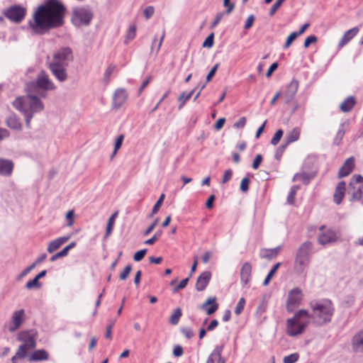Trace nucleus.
<instances>
[{
    "mask_svg": "<svg viewBox=\"0 0 363 363\" xmlns=\"http://www.w3.org/2000/svg\"><path fill=\"white\" fill-rule=\"evenodd\" d=\"M65 12V6L59 0H48L34 13L29 26L37 33L60 27L64 24Z\"/></svg>",
    "mask_w": 363,
    "mask_h": 363,
    "instance_id": "1",
    "label": "nucleus"
},
{
    "mask_svg": "<svg viewBox=\"0 0 363 363\" xmlns=\"http://www.w3.org/2000/svg\"><path fill=\"white\" fill-rule=\"evenodd\" d=\"M309 306L311 309L310 318H312L315 323L323 325L331 321L335 313V306L331 300H314L310 302Z\"/></svg>",
    "mask_w": 363,
    "mask_h": 363,
    "instance_id": "2",
    "label": "nucleus"
},
{
    "mask_svg": "<svg viewBox=\"0 0 363 363\" xmlns=\"http://www.w3.org/2000/svg\"><path fill=\"white\" fill-rule=\"evenodd\" d=\"M72 60V50L69 48H63L54 53L52 60L49 64V68L60 82H64L67 78L66 67Z\"/></svg>",
    "mask_w": 363,
    "mask_h": 363,
    "instance_id": "3",
    "label": "nucleus"
},
{
    "mask_svg": "<svg viewBox=\"0 0 363 363\" xmlns=\"http://www.w3.org/2000/svg\"><path fill=\"white\" fill-rule=\"evenodd\" d=\"M37 337L38 332L33 329L23 330L18 333L17 339L22 344L11 358V363H18V359H23L27 357L28 352L36 347Z\"/></svg>",
    "mask_w": 363,
    "mask_h": 363,
    "instance_id": "4",
    "label": "nucleus"
},
{
    "mask_svg": "<svg viewBox=\"0 0 363 363\" xmlns=\"http://www.w3.org/2000/svg\"><path fill=\"white\" fill-rule=\"evenodd\" d=\"M310 313L307 310L301 309L296 311L291 318L286 320V330L289 336H296L303 333L308 325V319Z\"/></svg>",
    "mask_w": 363,
    "mask_h": 363,
    "instance_id": "5",
    "label": "nucleus"
},
{
    "mask_svg": "<svg viewBox=\"0 0 363 363\" xmlns=\"http://www.w3.org/2000/svg\"><path fill=\"white\" fill-rule=\"evenodd\" d=\"M312 246L311 242L306 241L299 247L294 262V268L296 271L302 272L308 266Z\"/></svg>",
    "mask_w": 363,
    "mask_h": 363,
    "instance_id": "6",
    "label": "nucleus"
},
{
    "mask_svg": "<svg viewBox=\"0 0 363 363\" xmlns=\"http://www.w3.org/2000/svg\"><path fill=\"white\" fill-rule=\"evenodd\" d=\"M93 18L91 11L85 7H76L72 10V23L76 27L88 26Z\"/></svg>",
    "mask_w": 363,
    "mask_h": 363,
    "instance_id": "7",
    "label": "nucleus"
},
{
    "mask_svg": "<svg viewBox=\"0 0 363 363\" xmlns=\"http://www.w3.org/2000/svg\"><path fill=\"white\" fill-rule=\"evenodd\" d=\"M319 233L317 236V241L321 245H326L334 243L338 240L337 233L333 229L322 225L318 228Z\"/></svg>",
    "mask_w": 363,
    "mask_h": 363,
    "instance_id": "8",
    "label": "nucleus"
},
{
    "mask_svg": "<svg viewBox=\"0 0 363 363\" xmlns=\"http://www.w3.org/2000/svg\"><path fill=\"white\" fill-rule=\"evenodd\" d=\"M26 9L21 5H13L4 11V16L10 21L19 23L25 18Z\"/></svg>",
    "mask_w": 363,
    "mask_h": 363,
    "instance_id": "9",
    "label": "nucleus"
},
{
    "mask_svg": "<svg viewBox=\"0 0 363 363\" xmlns=\"http://www.w3.org/2000/svg\"><path fill=\"white\" fill-rule=\"evenodd\" d=\"M303 294L302 291L298 288H294L289 291L286 301V308L289 313L293 312L296 308L301 306L303 301Z\"/></svg>",
    "mask_w": 363,
    "mask_h": 363,
    "instance_id": "10",
    "label": "nucleus"
},
{
    "mask_svg": "<svg viewBox=\"0 0 363 363\" xmlns=\"http://www.w3.org/2000/svg\"><path fill=\"white\" fill-rule=\"evenodd\" d=\"M351 200L359 201L363 198V177L359 174L353 175L350 182Z\"/></svg>",
    "mask_w": 363,
    "mask_h": 363,
    "instance_id": "11",
    "label": "nucleus"
},
{
    "mask_svg": "<svg viewBox=\"0 0 363 363\" xmlns=\"http://www.w3.org/2000/svg\"><path fill=\"white\" fill-rule=\"evenodd\" d=\"M25 319V311L23 309L16 311L13 313L11 320L9 325V330L14 332L18 329Z\"/></svg>",
    "mask_w": 363,
    "mask_h": 363,
    "instance_id": "12",
    "label": "nucleus"
},
{
    "mask_svg": "<svg viewBox=\"0 0 363 363\" xmlns=\"http://www.w3.org/2000/svg\"><path fill=\"white\" fill-rule=\"evenodd\" d=\"M299 83L297 80H292L287 86L286 90L281 93V99L284 103L290 102L295 96L298 89Z\"/></svg>",
    "mask_w": 363,
    "mask_h": 363,
    "instance_id": "13",
    "label": "nucleus"
},
{
    "mask_svg": "<svg viewBox=\"0 0 363 363\" xmlns=\"http://www.w3.org/2000/svg\"><path fill=\"white\" fill-rule=\"evenodd\" d=\"M37 86L43 90H54L56 89L54 83L50 79L48 75L42 71L36 79Z\"/></svg>",
    "mask_w": 363,
    "mask_h": 363,
    "instance_id": "14",
    "label": "nucleus"
},
{
    "mask_svg": "<svg viewBox=\"0 0 363 363\" xmlns=\"http://www.w3.org/2000/svg\"><path fill=\"white\" fill-rule=\"evenodd\" d=\"M224 345H217L207 358L206 363H225V360L222 357V352Z\"/></svg>",
    "mask_w": 363,
    "mask_h": 363,
    "instance_id": "15",
    "label": "nucleus"
},
{
    "mask_svg": "<svg viewBox=\"0 0 363 363\" xmlns=\"http://www.w3.org/2000/svg\"><path fill=\"white\" fill-rule=\"evenodd\" d=\"M28 112L34 113L36 112H40L43 110V105L41 101L37 97L33 96H28Z\"/></svg>",
    "mask_w": 363,
    "mask_h": 363,
    "instance_id": "16",
    "label": "nucleus"
},
{
    "mask_svg": "<svg viewBox=\"0 0 363 363\" xmlns=\"http://www.w3.org/2000/svg\"><path fill=\"white\" fill-rule=\"evenodd\" d=\"M351 346L354 352L363 354V330L352 337Z\"/></svg>",
    "mask_w": 363,
    "mask_h": 363,
    "instance_id": "17",
    "label": "nucleus"
},
{
    "mask_svg": "<svg viewBox=\"0 0 363 363\" xmlns=\"http://www.w3.org/2000/svg\"><path fill=\"white\" fill-rule=\"evenodd\" d=\"M346 191V183L343 181L340 182L335 189L333 194V201L337 204L340 205L345 196Z\"/></svg>",
    "mask_w": 363,
    "mask_h": 363,
    "instance_id": "18",
    "label": "nucleus"
},
{
    "mask_svg": "<svg viewBox=\"0 0 363 363\" xmlns=\"http://www.w3.org/2000/svg\"><path fill=\"white\" fill-rule=\"evenodd\" d=\"M216 297H209L207 300L201 305L200 308L205 311L207 315L214 313L218 308V303L216 302Z\"/></svg>",
    "mask_w": 363,
    "mask_h": 363,
    "instance_id": "19",
    "label": "nucleus"
},
{
    "mask_svg": "<svg viewBox=\"0 0 363 363\" xmlns=\"http://www.w3.org/2000/svg\"><path fill=\"white\" fill-rule=\"evenodd\" d=\"M128 94L125 89H118L113 95V106L114 107H121L127 100Z\"/></svg>",
    "mask_w": 363,
    "mask_h": 363,
    "instance_id": "20",
    "label": "nucleus"
},
{
    "mask_svg": "<svg viewBox=\"0 0 363 363\" xmlns=\"http://www.w3.org/2000/svg\"><path fill=\"white\" fill-rule=\"evenodd\" d=\"M211 278V274L210 272L206 271L201 274L197 278L196 283V289L198 291H203L207 285L208 284Z\"/></svg>",
    "mask_w": 363,
    "mask_h": 363,
    "instance_id": "21",
    "label": "nucleus"
},
{
    "mask_svg": "<svg viewBox=\"0 0 363 363\" xmlns=\"http://www.w3.org/2000/svg\"><path fill=\"white\" fill-rule=\"evenodd\" d=\"M354 167V160L352 157H349L344 162L343 165L340 167L338 172V177L342 178L348 176Z\"/></svg>",
    "mask_w": 363,
    "mask_h": 363,
    "instance_id": "22",
    "label": "nucleus"
},
{
    "mask_svg": "<svg viewBox=\"0 0 363 363\" xmlns=\"http://www.w3.org/2000/svg\"><path fill=\"white\" fill-rule=\"evenodd\" d=\"M252 277V265L249 262H245L240 269V279L243 284L247 285L250 283Z\"/></svg>",
    "mask_w": 363,
    "mask_h": 363,
    "instance_id": "23",
    "label": "nucleus"
},
{
    "mask_svg": "<svg viewBox=\"0 0 363 363\" xmlns=\"http://www.w3.org/2000/svg\"><path fill=\"white\" fill-rule=\"evenodd\" d=\"M359 32V28L354 27L346 31L338 43V48L345 46Z\"/></svg>",
    "mask_w": 363,
    "mask_h": 363,
    "instance_id": "24",
    "label": "nucleus"
},
{
    "mask_svg": "<svg viewBox=\"0 0 363 363\" xmlns=\"http://www.w3.org/2000/svg\"><path fill=\"white\" fill-rule=\"evenodd\" d=\"M357 104V99L353 96L345 98L340 104V110L342 112H350Z\"/></svg>",
    "mask_w": 363,
    "mask_h": 363,
    "instance_id": "25",
    "label": "nucleus"
},
{
    "mask_svg": "<svg viewBox=\"0 0 363 363\" xmlns=\"http://www.w3.org/2000/svg\"><path fill=\"white\" fill-rule=\"evenodd\" d=\"M49 359V353L45 350H38L28 356L29 362L46 361Z\"/></svg>",
    "mask_w": 363,
    "mask_h": 363,
    "instance_id": "26",
    "label": "nucleus"
},
{
    "mask_svg": "<svg viewBox=\"0 0 363 363\" xmlns=\"http://www.w3.org/2000/svg\"><path fill=\"white\" fill-rule=\"evenodd\" d=\"M69 236H65V237H60L58 238L51 242H50L48 247V252L49 253H52L54 251L59 249L65 242H66L69 239Z\"/></svg>",
    "mask_w": 363,
    "mask_h": 363,
    "instance_id": "27",
    "label": "nucleus"
},
{
    "mask_svg": "<svg viewBox=\"0 0 363 363\" xmlns=\"http://www.w3.org/2000/svg\"><path fill=\"white\" fill-rule=\"evenodd\" d=\"M13 107L20 112L28 113V101L27 96L17 97L13 102Z\"/></svg>",
    "mask_w": 363,
    "mask_h": 363,
    "instance_id": "28",
    "label": "nucleus"
},
{
    "mask_svg": "<svg viewBox=\"0 0 363 363\" xmlns=\"http://www.w3.org/2000/svg\"><path fill=\"white\" fill-rule=\"evenodd\" d=\"M13 164L11 161L0 159V174L9 176L12 173Z\"/></svg>",
    "mask_w": 363,
    "mask_h": 363,
    "instance_id": "29",
    "label": "nucleus"
},
{
    "mask_svg": "<svg viewBox=\"0 0 363 363\" xmlns=\"http://www.w3.org/2000/svg\"><path fill=\"white\" fill-rule=\"evenodd\" d=\"M6 123L9 128L16 130L21 129L22 126V123L17 115H11L6 121Z\"/></svg>",
    "mask_w": 363,
    "mask_h": 363,
    "instance_id": "30",
    "label": "nucleus"
},
{
    "mask_svg": "<svg viewBox=\"0 0 363 363\" xmlns=\"http://www.w3.org/2000/svg\"><path fill=\"white\" fill-rule=\"evenodd\" d=\"M301 134V130L298 128H294L286 137V146L293 142H295L298 140Z\"/></svg>",
    "mask_w": 363,
    "mask_h": 363,
    "instance_id": "31",
    "label": "nucleus"
},
{
    "mask_svg": "<svg viewBox=\"0 0 363 363\" xmlns=\"http://www.w3.org/2000/svg\"><path fill=\"white\" fill-rule=\"evenodd\" d=\"M314 177L315 174H308L306 172L298 173L294 175V180H300L304 184H308Z\"/></svg>",
    "mask_w": 363,
    "mask_h": 363,
    "instance_id": "32",
    "label": "nucleus"
},
{
    "mask_svg": "<svg viewBox=\"0 0 363 363\" xmlns=\"http://www.w3.org/2000/svg\"><path fill=\"white\" fill-rule=\"evenodd\" d=\"M195 91H196V89H194L193 90H191V91H189L188 93L183 92L180 94V96L179 97V101L180 102L179 108L182 107L184 105V104L186 103V101L191 99V97L192 96V95L194 94Z\"/></svg>",
    "mask_w": 363,
    "mask_h": 363,
    "instance_id": "33",
    "label": "nucleus"
},
{
    "mask_svg": "<svg viewBox=\"0 0 363 363\" xmlns=\"http://www.w3.org/2000/svg\"><path fill=\"white\" fill-rule=\"evenodd\" d=\"M182 315V313L181 308H177L176 310H174V313L170 316L169 323L174 325H177L179 323V320Z\"/></svg>",
    "mask_w": 363,
    "mask_h": 363,
    "instance_id": "34",
    "label": "nucleus"
},
{
    "mask_svg": "<svg viewBox=\"0 0 363 363\" xmlns=\"http://www.w3.org/2000/svg\"><path fill=\"white\" fill-rule=\"evenodd\" d=\"M280 266V263H277L274 267L272 268L267 276L266 277L265 279L263 281L264 286H267L269 283L270 279L274 275V274L277 272V269H279Z\"/></svg>",
    "mask_w": 363,
    "mask_h": 363,
    "instance_id": "35",
    "label": "nucleus"
},
{
    "mask_svg": "<svg viewBox=\"0 0 363 363\" xmlns=\"http://www.w3.org/2000/svg\"><path fill=\"white\" fill-rule=\"evenodd\" d=\"M123 140H124V135H120L116 142H115V147H114V150L111 155V158H113L117 153V151L121 148L122 144H123Z\"/></svg>",
    "mask_w": 363,
    "mask_h": 363,
    "instance_id": "36",
    "label": "nucleus"
},
{
    "mask_svg": "<svg viewBox=\"0 0 363 363\" xmlns=\"http://www.w3.org/2000/svg\"><path fill=\"white\" fill-rule=\"evenodd\" d=\"M245 302H246L245 299L243 297H242L239 299V301L236 305V307L235 308V313L237 315H239L240 314H241V313L244 310V308L245 306Z\"/></svg>",
    "mask_w": 363,
    "mask_h": 363,
    "instance_id": "37",
    "label": "nucleus"
},
{
    "mask_svg": "<svg viewBox=\"0 0 363 363\" xmlns=\"http://www.w3.org/2000/svg\"><path fill=\"white\" fill-rule=\"evenodd\" d=\"M164 194H162L159 199L157 201L156 203L154 205L153 208H152V213L150 214V217H152L154 214L157 213V211H159L163 201H164Z\"/></svg>",
    "mask_w": 363,
    "mask_h": 363,
    "instance_id": "38",
    "label": "nucleus"
},
{
    "mask_svg": "<svg viewBox=\"0 0 363 363\" xmlns=\"http://www.w3.org/2000/svg\"><path fill=\"white\" fill-rule=\"evenodd\" d=\"M284 1L285 0H276V1L272 6L269 10V15L270 16H273L276 11L280 8V6H281Z\"/></svg>",
    "mask_w": 363,
    "mask_h": 363,
    "instance_id": "39",
    "label": "nucleus"
},
{
    "mask_svg": "<svg viewBox=\"0 0 363 363\" xmlns=\"http://www.w3.org/2000/svg\"><path fill=\"white\" fill-rule=\"evenodd\" d=\"M298 189V186H294L291 189L289 194V196L287 197V201H288L289 203L293 204L294 203L295 196H296V192H297Z\"/></svg>",
    "mask_w": 363,
    "mask_h": 363,
    "instance_id": "40",
    "label": "nucleus"
},
{
    "mask_svg": "<svg viewBox=\"0 0 363 363\" xmlns=\"http://www.w3.org/2000/svg\"><path fill=\"white\" fill-rule=\"evenodd\" d=\"M299 355L298 353H293L290 355L284 357L283 359L284 363H295L298 361Z\"/></svg>",
    "mask_w": 363,
    "mask_h": 363,
    "instance_id": "41",
    "label": "nucleus"
},
{
    "mask_svg": "<svg viewBox=\"0 0 363 363\" xmlns=\"http://www.w3.org/2000/svg\"><path fill=\"white\" fill-rule=\"evenodd\" d=\"M298 35H297L296 32H293L291 33L287 38L285 43H284V49H287L289 48L291 43H293L294 40H296V38L298 37Z\"/></svg>",
    "mask_w": 363,
    "mask_h": 363,
    "instance_id": "42",
    "label": "nucleus"
},
{
    "mask_svg": "<svg viewBox=\"0 0 363 363\" xmlns=\"http://www.w3.org/2000/svg\"><path fill=\"white\" fill-rule=\"evenodd\" d=\"M250 179L248 177H244L242 179L240 189L242 192H247L249 190Z\"/></svg>",
    "mask_w": 363,
    "mask_h": 363,
    "instance_id": "43",
    "label": "nucleus"
},
{
    "mask_svg": "<svg viewBox=\"0 0 363 363\" xmlns=\"http://www.w3.org/2000/svg\"><path fill=\"white\" fill-rule=\"evenodd\" d=\"M283 135V130L281 129L278 130L275 134L274 135L273 138L271 140V143L273 145H276L279 143L280 141L281 137Z\"/></svg>",
    "mask_w": 363,
    "mask_h": 363,
    "instance_id": "44",
    "label": "nucleus"
},
{
    "mask_svg": "<svg viewBox=\"0 0 363 363\" xmlns=\"http://www.w3.org/2000/svg\"><path fill=\"white\" fill-rule=\"evenodd\" d=\"M132 271V266L130 264H128L123 272L120 274L119 278L121 280L124 281L125 280L128 275L130 274V272Z\"/></svg>",
    "mask_w": 363,
    "mask_h": 363,
    "instance_id": "45",
    "label": "nucleus"
},
{
    "mask_svg": "<svg viewBox=\"0 0 363 363\" xmlns=\"http://www.w3.org/2000/svg\"><path fill=\"white\" fill-rule=\"evenodd\" d=\"M136 35V26L135 25H132L130 26L126 38L129 40H132L135 38Z\"/></svg>",
    "mask_w": 363,
    "mask_h": 363,
    "instance_id": "46",
    "label": "nucleus"
},
{
    "mask_svg": "<svg viewBox=\"0 0 363 363\" xmlns=\"http://www.w3.org/2000/svg\"><path fill=\"white\" fill-rule=\"evenodd\" d=\"M146 252H147L146 249H143V250L138 251L137 252L135 253V255L133 256V259L135 262H139V261L142 260L144 258L145 255H146Z\"/></svg>",
    "mask_w": 363,
    "mask_h": 363,
    "instance_id": "47",
    "label": "nucleus"
},
{
    "mask_svg": "<svg viewBox=\"0 0 363 363\" xmlns=\"http://www.w3.org/2000/svg\"><path fill=\"white\" fill-rule=\"evenodd\" d=\"M233 171L230 169H226L224 172L223 177L221 181L222 184H225L232 179Z\"/></svg>",
    "mask_w": 363,
    "mask_h": 363,
    "instance_id": "48",
    "label": "nucleus"
},
{
    "mask_svg": "<svg viewBox=\"0 0 363 363\" xmlns=\"http://www.w3.org/2000/svg\"><path fill=\"white\" fill-rule=\"evenodd\" d=\"M318 41V38L315 35H310L305 39L304 48H307L311 44L315 43Z\"/></svg>",
    "mask_w": 363,
    "mask_h": 363,
    "instance_id": "49",
    "label": "nucleus"
},
{
    "mask_svg": "<svg viewBox=\"0 0 363 363\" xmlns=\"http://www.w3.org/2000/svg\"><path fill=\"white\" fill-rule=\"evenodd\" d=\"M26 288L28 289H30L32 288H34V287H40V284L39 283V281L38 279L35 277L34 279L28 281L27 283H26Z\"/></svg>",
    "mask_w": 363,
    "mask_h": 363,
    "instance_id": "50",
    "label": "nucleus"
},
{
    "mask_svg": "<svg viewBox=\"0 0 363 363\" xmlns=\"http://www.w3.org/2000/svg\"><path fill=\"white\" fill-rule=\"evenodd\" d=\"M155 13V9L152 6H147L143 11L144 16L147 19L151 18Z\"/></svg>",
    "mask_w": 363,
    "mask_h": 363,
    "instance_id": "51",
    "label": "nucleus"
},
{
    "mask_svg": "<svg viewBox=\"0 0 363 363\" xmlns=\"http://www.w3.org/2000/svg\"><path fill=\"white\" fill-rule=\"evenodd\" d=\"M262 162V156L261 155H257L252 164V167L254 169H257L261 162Z\"/></svg>",
    "mask_w": 363,
    "mask_h": 363,
    "instance_id": "52",
    "label": "nucleus"
},
{
    "mask_svg": "<svg viewBox=\"0 0 363 363\" xmlns=\"http://www.w3.org/2000/svg\"><path fill=\"white\" fill-rule=\"evenodd\" d=\"M213 33L210 34L203 43V47L211 48L213 45Z\"/></svg>",
    "mask_w": 363,
    "mask_h": 363,
    "instance_id": "53",
    "label": "nucleus"
},
{
    "mask_svg": "<svg viewBox=\"0 0 363 363\" xmlns=\"http://www.w3.org/2000/svg\"><path fill=\"white\" fill-rule=\"evenodd\" d=\"M189 278H186V279H182L179 282V284L174 289V291L176 292V291H177L179 290L184 289L186 286V285H187V284L189 282Z\"/></svg>",
    "mask_w": 363,
    "mask_h": 363,
    "instance_id": "54",
    "label": "nucleus"
},
{
    "mask_svg": "<svg viewBox=\"0 0 363 363\" xmlns=\"http://www.w3.org/2000/svg\"><path fill=\"white\" fill-rule=\"evenodd\" d=\"M66 219L67 220V225L72 226L74 223V211L70 210L66 214Z\"/></svg>",
    "mask_w": 363,
    "mask_h": 363,
    "instance_id": "55",
    "label": "nucleus"
},
{
    "mask_svg": "<svg viewBox=\"0 0 363 363\" xmlns=\"http://www.w3.org/2000/svg\"><path fill=\"white\" fill-rule=\"evenodd\" d=\"M114 225L115 224L113 223H111L108 220L106 228V233H105L106 238H108L111 235V234L112 233Z\"/></svg>",
    "mask_w": 363,
    "mask_h": 363,
    "instance_id": "56",
    "label": "nucleus"
},
{
    "mask_svg": "<svg viewBox=\"0 0 363 363\" xmlns=\"http://www.w3.org/2000/svg\"><path fill=\"white\" fill-rule=\"evenodd\" d=\"M223 6L226 8L225 13L227 14L230 13L235 7V4L233 3H230V2L226 1L225 0H223Z\"/></svg>",
    "mask_w": 363,
    "mask_h": 363,
    "instance_id": "57",
    "label": "nucleus"
},
{
    "mask_svg": "<svg viewBox=\"0 0 363 363\" xmlns=\"http://www.w3.org/2000/svg\"><path fill=\"white\" fill-rule=\"evenodd\" d=\"M161 235V232L155 233L151 238L145 241L146 245H153Z\"/></svg>",
    "mask_w": 363,
    "mask_h": 363,
    "instance_id": "58",
    "label": "nucleus"
},
{
    "mask_svg": "<svg viewBox=\"0 0 363 363\" xmlns=\"http://www.w3.org/2000/svg\"><path fill=\"white\" fill-rule=\"evenodd\" d=\"M184 353V350L182 346L176 345L173 350V354L175 357H181Z\"/></svg>",
    "mask_w": 363,
    "mask_h": 363,
    "instance_id": "59",
    "label": "nucleus"
},
{
    "mask_svg": "<svg viewBox=\"0 0 363 363\" xmlns=\"http://www.w3.org/2000/svg\"><path fill=\"white\" fill-rule=\"evenodd\" d=\"M255 21V17L253 15H250L247 18V21L245 22V24L244 26L245 29H249L252 26V24Z\"/></svg>",
    "mask_w": 363,
    "mask_h": 363,
    "instance_id": "60",
    "label": "nucleus"
},
{
    "mask_svg": "<svg viewBox=\"0 0 363 363\" xmlns=\"http://www.w3.org/2000/svg\"><path fill=\"white\" fill-rule=\"evenodd\" d=\"M225 122V118H220L214 125V128L217 130H220Z\"/></svg>",
    "mask_w": 363,
    "mask_h": 363,
    "instance_id": "61",
    "label": "nucleus"
},
{
    "mask_svg": "<svg viewBox=\"0 0 363 363\" xmlns=\"http://www.w3.org/2000/svg\"><path fill=\"white\" fill-rule=\"evenodd\" d=\"M182 334L188 339L192 337L194 335L192 330L189 328L182 329Z\"/></svg>",
    "mask_w": 363,
    "mask_h": 363,
    "instance_id": "62",
    "label": "nucleus"
},
{
    "mask_svg": "<svg viewBox=\"0 0 363 363\" xmlns=\"http://www.w3.org/2000/svg\"><path fill=\"white\" fill-rule=\"evenodd\" d=\"M277 67H278V63L277 62L273 63L268 69V70L266 73V76L267 77H269L272 75V74L277 69Z\"/></svg>",
    "mask_w": 363,
    "mask_h": 363,
    "instance_id": "63",
    "label": "nucleus"
},
{
    "mask_svg": "<svg viewBox=\"0 0 363 363\" xmlns=\"http://www.w3.org/2000/svg\"><path fill=\"white\" fill-rule=\"evenodd\" d=\"M215 200V196L211 195L206 202V207L208 209H211L213 206V201Z\"/></svg>",
    "mask_w": 363,
    "mask_h": 363,
    "instance_id": "64",
    "label": "nucleus"
}]
</instances>
